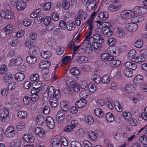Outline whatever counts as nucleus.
Returning <instances> with one entry per match:
<instances>
[{
  "label": "nucleus",
  "mask_w": 147,
  "mask_h": 147,
  "mask_svg": "<svg viewBox=\"0 0 147 147\" xmlns=\"http://www.w3.org/2000/svg\"><path fill=\"white\" fill-rule=\"evenodd\" d=\"M93 22V20L91 18L88 19L86 22V24H88L87 26H88L89 30L85 34V38L84 40V41L81 45H82V47L84 48L85 47H86V44H87L88 43V41L90 42V40H92V38H91L92 37H89L92 34V31L93 28L92 25Z\"/></svg>",
  "instance_id": "nucleus-1"
},
{
  "label": "nucleus",
  "mask_w": 147,
  "mask_h": 147,
  "mask_svg": "<svg viewBox=\"0 0 147 147\" xmlns=\"http://www.w3.org/2000/svg\"><path fill=\"white\" fill-rule=\"evenodd\" d=\"M0 16L2 18L6 19H11L13 18V14L11 11V8L9 5H5L4 9L0 13Z\"/></svg>",
  "instance_id": "nucleus-2"
},
{
  "label": "nucleus",
  "mask_w": 147,
  "mask_h": 147,
  "mask_svg": "<svg viewBox=\"0 0 147 147\" xmlns=\"http://www.w3.org/2000/svg\"><path fill=\"white\" fill-rule=\"evenodd\" d=\"M100 58L102 61H99V62L100 64H99V65H102L103 61L106 62L110 61L113 60L114 58L111 55H110L107 53H103L102 54L100 55Z\"/></svg>",
  "instance_id": "nucleus-3"
},
{
  "label": "nucleus",
  "mask_w": 147,
  "mask_h": 147,
  "mask_svg": "<svg viewBox=\"0 0 147 147\" xmlns=\"http://www.w3.org/2000/svg\"><path fill=\"white\" fill-rule=\"evenodd\" d=\"M138 25L135 23H127L125 25V28L128 31L133 32L136 31L138 28Z\"/></svg>",
  "instance_id": "nucleus-4"
},
{
  "label": "nucleus",
  "mask_w": 147,
  "mask_h": 147,
  "mask_svg": "<svg viewBox=\"0 0 147 147\" xmlns=\"http://www.w3.org/2000/svg\"><path fill=\"white\" fill-rule=\"evenodd\" d=\"M63 110H59L56 115V119L58 123L61 124L62 123L65 116V113Z\"/></svg>",
  "instance_id": "nucleus-5"
},
{
  "label": "nucleus",
  "mask_w": 147,
  "mask_h": 147,
  "mask_svg": "<svg viewBox=\"0 0 147 147\" xmlns=\"http://www.w3.org/2000/svg\"><path fill=\"white\" fill-rule=\"evenodd\" d=\"M135 14L139 15H144L147 12V9L145 7L140 6H136L134 8Z\"/></svg>",
  "instance_id": "nucleus-6"
},
{
  "label": "nucleus",
  "mask_w": 147,
  "mask_h": 147,
  "mask_svg": "<svg viewBox=\"0 0 147 147\" xmlns=\"http://www.w3.org/2000/svg\"><path fill=\"white\" fill-rule=\"evenodd\" d=\"M5 134L8 138H12L14 137L15 133L13 127L12 126H9L5 131Z\"/></svg>",
  "instance_id": "nucleus-7"
},
{
  "label": "nucleus",
  "mask_w": 147,
  "mask_h": 147,
  "mask_svg": "<svg viewBox=\"0 0 147 147\" xmlns=\"http://www.w3.org/2000/svg\"><path fill=\"white\" fill-rule=\"evenodd\" d=\"M143 77L140 74L136 76L134 79V83L136 86H140L143 83Z\"/></svg>",
  "instance_id": "nucleus-8"
},
{
  "label": "nucleus",
  "mask_w": 147,
  "mask_h": 147,
  "mask_svg": "<svg viewBox=\"0 0 147 147\" xmlns=\"http://www.w3.org/2000/svg\"><path fill=\"white\" fill-rule=\"evenodd\" d=\"M114 34L119 37H122L125 35V33L123 29L117 26L115 27L113 30Z\"/></svg>",
  "instance_id": "nucleus-9"
},
{
  "label": "nucleus",
  "mask_w": 147,
  "mask_h": 147,
  "mask_svg": "<svg viewBox=\"0 0 147 147\" xmlns=\"http://www.w3.org/2000/svg\"><path fill=\"white\" fill-rule=\"evenodd\" d=\"M121 12L126 19L134 18L135 16V14L134 11L133 12L131 10H125L122 11Z\"/></svg>",
  "instance_id": "nucleus-10"
},
{
  "label": "nucleus",
  "mask_w": 147,
  "mask_h": 147,
  "mask_svg": "<svg viewBox=\"0 0 147 147\" xmlns=\"http://www.w3.org/2000/svg\"><path fill=\"white\" fill-rule=\"evenodd\" d=\"M111 26L106 25L105 27H102L103 34L106 37H110L113 34V32L109 28Z\"/></svg>",
  "instance_id": "nucleus-11"
},
{
  "label": "nucleus",
  "mask_w": 147,
  "mask_h": 147,
  "mask_svg": "<svg viewBox=\"0 0 147 147\" xmlns=\"http://www.w3.org/2000/svg\"><path fill=\"white\" fill-rule=\"evenodd\" d=\"M86 6L87 11H91L95 9L96 2L86 1Z\"/></svg>",
  "instance_id": "nucleus-12"
},
{
  "label": "nucleus",
  "mask_w": 147,
  "mask_h": 147,
  "mask_svg": "<svg viewBox=\"0 0 147 147\" xmlns=\"http://www.w3.org/2000/svg\"><path fill=\"white\" fill-rule=\"evenodd\" d=\"M91 38H92L93 41L101 43H103L104 41L102 36L98 34H95Z\"/></svg>",
  "instance_id": "nucleus-13"
},
{
  "label": "nucleus",
  "mask_w": 147,
  "mask_h": 147,
  "mask_svg": "<svg viewBox=\"0 0 147 147\" xmlns=\"http://www.w3.org/2000/svg\"><path fill=\"white\" fill-rule=\"evenodd\" d=\"M46 122L47 127L50 129H53L55 126V122L53 119L50 116L46 117Z\"/></svg>",
  "instance_id": "nucleus-14"
},
{
  "label": "nucleus",
  "mask_w": 147,
  "mask_h": 147,
  "mask_svg": "<svg viewBox=\"0 0 147 147\" xmlns=\"http://www.w3.org/2000/svg\"><path fill=\"white\" fill-rule=\"evenodd\" d=\"M35 133L36 135L40 138L44 137L45 136V130L41 127H36L35 130Z\"/></svg>",
  "instance_id": "nucleus-15"
},
{
  "label": "nucleus",
  "mask_w": 147,
  "mask_h": 147,
  "mask_svg": "<svg viewBox=\"0 0 147 147\" xmlns=\"http://www.w3.org/2000/svg\"><path fill=\"white\" fill-rule=\"evenodd\" d=\"M27 0H23L22 1H18L17 3L16 7L17 9L20 11H22L26 7L25 3Z\"/></svg>",
  "instance_id": "nucleus-16"
},
{
  "label": "nucleus",
  "mask_w": 147,
  "mask_h": 147,
  "mask_svg": "<svg viewBox=\"0 0 147 147\" xmlns=\"http://www.w3.org/2000/svg\"><path fill=\"white\" fill-rule=\"evenodd\" d=\"M25 77V75L22 72H17L15 75V80L18 82L22 81L24 79Z\"/></svg>",
  "instance_id": "nucleus-17"
},
{
  "label": "nucleus",
  "mask_w": 147,
  "mask_h": 147,
  "mask_svg": "<svg viewBox=\"0 0 147 147\" xmlns=\"http://www.w3.org/2000/svg\"><path fill=\"white\" fill-rule=\"evenodd\" d=\"M51 142L53 147H62V142L57 138L52 139Z\"/></svg>",
  "instance_id": "nucleus-18"
},
{
  "label": "nucleus",
  "mask_w": 147,
  "mask_h": 147,
  "mask_svg": "<svg viewBox=\"0 0 147 147\" xmlns=\"http://www.w3.org/2000/svg\"><path fill=\"white\" fill-rule=\"evenodd\" d=\"M87 104V101L84 99H81L77 101L75 103L76 106L80 108L84 107Z\"/></svg>",
  "instance_id": "nucleus-19"
},
{
  "label": "nucleus",
  "mask_w": 147,
  "mask_h": 147,
  "mask_svg": "<svg viewBox=\"0 0 147 147\" xmlns=\"http://www.w3.org/2000/svg\"><path fill=\"white\" fill-rule=\"evenodd\" d=\"M34 137L32 135L25 134L23 138V140L26 142L31 143L34 140Z\"/></svg>",
  "instance_id": "nucleus-20"
},
{
  "label": "nucleus",
  "mask_w": 147,
  "mask_h": 147,
  "mask_svg": "<svg viewBox=\"0 0 147 147\" xmlns=\"http://www.w3.org/2000/svg\"><path fill=\"white\" fill-rule=\"evenodd\" d=\"M125 90L127 93H134L135 90V88L134 86L131 84H128L125 85L124 87Z\"/></svg>",
  "instance_id": "nucleus-21"
},
{
  "label": "nucleus",
  "mask_w": 147,
  "mask_h": 147,
  "mask_svg": "<svg viewBox=\"0 0 147 147\" xmlns=\"http://www.w3.org/2000/svg\"><path fill=\"white\" fill-rule=\"evenodd\" d=\"M125 67L128 69L135 70L137 68L136 64L134 63H132L130 61H127L125 63Z\"/></svg>",
  "instance_id": "nucleus-22"
},
{
  "label": "nucleus",
  "mask_w": 147,
  "mask_h": 147,
  "mask_svg": "<svg viewBox=\"0 0 147 147\" xmlns=\"http://www.w3.org/2000/svg\"><path fill=\"white\" fill-rule=\"evenodd\" d=\"M10 62L13 63L15 66L19 65L21 64L23 61L22 59L19 57H18L16 59H12L10 61Z\"/></svg>",
  "instance_id": "nucleus-23"
},
{
  "label": "nucleus",
  "mask_w": 147,
  "mask_h": 147,
  "mask_svg": "<svg viewBox=\"0 0 147 147\" xmlns=\"http://www.w3.org/2000/svg\"><path fill=\"white\" fill-rule=\"evenodd\" d=\"M70 85L73 88L75 92H77L80 90V87L76 82L72 81L70 82Z\"/></svg>",
  "instance_id": "nucleus-24"
},
{
  "label": "nucleus",
  "mask_w": 147,
  "mask_h": 147,
  "mask_svg": "<svg viewBox=\"0 0 147 147\" xmlns=\"http://www.w3.org/2000/svg\"><path fill=\"white\" fill-rule=\"evenodd\" d=\"M98 16L100 19L103 20H107L109 17L107 12L104 11H102L100 12Z\"/></svg>",
  "instance_id": "nucleus-25"
},
{
  "label": "nucleus",
  "mask_w": 147,
  "mask_h": 147,
  "mask_svg": "<svg viewBox=\"0 0 147 147\" xmlns=\"http://www.w3.org/2000/svg\"><path fill=\"white\" fill-rule=\"evenodd\" d=\"M60 107L65 112H67L69 110V104L66 100L62 101L60 104Z\"/></svg>",
  "instance_id": "nucleus-26"
},
{
  "label": "nucleus",
  "mask_w": 147,
  "mask_h": 147,
  "mask_svg": "<svg viewBox=\"0 0 147 147\" xmlns=\"http://www.w3.org/2000/svg\"><path fill=\"white\" fill-rule=\"evenodd\" d=\"M87 134L89 138L91 140L95 141L97 140V136L94 131H89L87 132Z\"/></svg>",
  "instance_id": "nucleus-27"
},
{
  "label": "nucleus",
  "mask_w": 147,
  "mask_h": 147,
  "mask_svg": "<svg viewBox=\"0 0 147 147\" xmlns=\"http://www.w3.org/2000/svg\"><path fill=\"white\" fill-rule=\"evenodd\" d=\"M27 113L24 111H22L18 112L17 115L18 117L21 119H26L28 117Z\"/></svg>",
  "instance_id": "nucleus-28"
},
{
  "label": "nucleus",
  "mask_w": 147,
  "mask_h": 147,
  "mask_svg": "<svg viewBox=\"0 0 147 147\" xmlns=\"http://www.w3.org/2000/svg\"><path fill=\"white\" fill-rule=\"evenodd\" d=\"M26 60L28 62L31 64H34L37 61V59L36 57L31 55L27 56Z\"/></svg>",
  "instance_id": "nucleus-29"
},
{
  "label": "nucleus",
  "mask_w": 147,
  "mask_h": 147,
  "mask_svg": "<svg viewBox=\"0 0 147 147\" xmlns=\"http://www.w3.org/2000/svg\"><path fill=\"white\" fill-rule=\"evenodd\" d=\"M58 98L54 97V96L50 97L49 102L51 106L53 107H56L57 105V100Z\"/></svg>",
  "instance_id": "nucleus-30"
},
{
  "label": "nucleus",
  "mask_w": 147,
  "mask_h": 147,
  "mask_svg": "<svg viewBox=\"0 0 147 147\" xmlns=\"http://www.w3.org/2000/svg\"><path fill=\"white\" fill-rule=\"evenodd\" d=\"M121 7V6L119 5L111 4L108 7V10L110 12H113L118 10Z\"/></svg>",
  "instance_id": "nucleus-31"
},
{
  "label": "nucleus",
  "mask_w": 147,
  "mask_h": 147,
  "mask_svg": "<svg viewBox=\"0 0 147 147\" xmlns=\"http://www.w3.org/2000/svg\"><path fill=\"white\" fill-rule=\"evenodd\" d=\"M76 60L79 63H86L88 60V58L84 56H80L76 58Z\"/></svg>",
  "instance_id": "nucleus-32"
},
{
  "label": "nucleus",
  "mask_w": 147,
  "mask_h": 147,
  "mask_svg": "<svg viewBox=\"0 0 147 147\" xmlns=\"http://www.w3.org/2000/svg\"><path fill=\"white\" fill-rule=\"evenodd\" d=\"M90 94L89 90L88 89H85L81 91L79 94L80 97L82 98H85Z\"/></svg>",
  "instance_id": "nucleus-33"
},
{
  "label": "nucleus",
  "mask_w": 147,
  "mask_h": 147,
  "mask_svg": "<svg viewBox=\"0 0 147 147\" xmlns=\"http://www.w3.org/2000/svg\"><path fill=\"white\" fill-rule=\"evenodd\" d=\"M85 120L86 123L89 125H92L94 122L93 118L91 116L88 115H86Z\"/></svg>",
  "instance_id": "nucleus-34"
},
{
  "label": "nucleus",
  "mask_w": 147,
  "mask_h": 147,
  "mask_svg": "<svg viewBox=\"0 0 147 147\" xmlns=\"http://www.w3.org/2000/svg\"><path fill=\"white\" fill-rule=\"evenodd\" d=\"M25 123L22 121L18 122L16 126V128L18 131H20L23 129L25 127Z\"/></svg>",
  "instance_id": "nucleus-35"
},
{
  "label": "nucleus",
  "mask_w": 147,
  "mask_h": 147,
  "mask_svg": "<svg viewBox=\"0 0 147 147\" xmlns=\"http://www.w3.org/2000/svg\"><path fill=\"white\" fill-rule=\"evenodd\" d=\"M126 18L121 12L120 15L117 18V21L119 24H123L126 23Z\"/></svg>",
  "instance_id": "nucleus-36"
},
{
  "label": "nucleus",
  "mask_w": 147,
  "mask_h": 147,
  "mask_svg": "<svg viewBox=\"0 0 147 147\" xmlns=\"http://www.w3.org/2000/svg\"><path fill=\"white\" fill-rule=\"evenodd\" d=\"M39 51L38 48L35 46H33L30 48L29 50V52L31 54L36 55L38 53Z\"/></svg>",
  "instance_id": "nucleus-37"
},
{
  "label": "nucleus",
  "mask_w": 147,
  "mask_h": 147,
  "mask_svg": "<svg viewBox=\"0 0 147 147\" xmlns=\"http://www.w3.org/2000/svg\"><path fill=\"white\" fill-rule=\"evenodd\" d=\"M95 115L98 117L102 118L104 117V113L100 109L96 108L94 111Z\"/></svg>",
  "instance_id": "nucleus-38"
},
{
  "label": "nucleus",
  "mask_w": 147,
  "mask_h": 147,
  "mask_svg": "<svg viewBox=\"0 0 147 147\" xmlns=\"http://www.w3.org/2000/svg\"><path fill=\"white\" fill-rule=\"evenodd\" d=\"M51 65V63L47 61L42 62L40 63V68H48Z\"/></svg>",
  "instance_id": "nucleus-39"
},
{
  "label": "nucleus",
  "mask_w": 147,
  "mask_h": 147,
  "mask_svg": "<svg viewBox=\"0 0 147 147\" xmlns=\"http://www.w3.org/2000/svg\"><path fill=\"white\" fill-rule=\"evenodd\" d=\"M45 121V119L42 115H38L36 118V122L39 125L42 124L44 123Z\"/></svg>",
  "instance_id": "nucleus-40"
},
{
  "label": "nucleus",
  "mask_w": 147,
  "mask_h": 147,
  "mask_svg": "<svg viewBox=\"0 0 147 147\" xmlns=\"http://www.w3.org/2000/svg\"><path fill=\"white\" fill-rule=\"evenodd\" d=\"M78 15L83 20H85L87 16V14L85 11H83L82 9H80L78 13Z\"/></svg>",
  "instance_id": "nucleus-41"
},
{
  "label": "nucleus",
  "mask_w": 147,
  "mask_h": 147,
  "mask_svg": "<svg viewBox=\"0 0 147 147\" xmlns=\"http://www.w3.org/2000/svg\"><path fill=\"white\" fill-rule=\"evenodd\" d=\"M102 43L93 41L92 42V45L93 48L95 49L98 50H101L102 49L101 45Z\"/></svg>",
  "instance_id": "nucleus-42"
},
{
  "label": "nucleus",
  "mask_w": 147,
  "mask_h": 147,
  "mask_svg": "<svg viewBox=\"0 0 147 147\" xmlns=\"http://www.w3.org/2000/svg\"><path fill=\"white\" fill-rule=\"evenodd\" d=\"M136 55V52L134 49H132L129 51L128 54V57L130 59H135Z\"/></svg>",
  "instance_id": "nucleus-43"
},
{
  "label": "nucleus",
  "mask_w": 147,
  "mask_h": 147,
  "mask_svg": "<svg viewBox=\"0 0 147 147\" xmlns=\"http://www.w3.org/2000/svg\"><path fill=\"white\" fill-rule=\"evenodd\" d=\"M21 143L19 140H15L12 141L10 144L11 147H20Z\"/></svg>",
  "instance_id": "nucleus-44"
},
{
  "label": "nucleus",
  "mask_w": 147,
  "mask_h": 147,
  "mask_svg": "<svg viewBox=\"0 0 147 147\" xmlns=\"http://www.w3.org/2000/svg\"><path fill=\"white\" fill-rule=\"evenodd\" d=\"M12 75L10 73H7L5 74L3 78V81L5 82H10L12 78Z\"/></svg>",
  "instance_id": "nucleus-45"
},
{
  "label": "nucleus",
  "mask_w": 147,
  "mask_h": 147,
  "mask_svg": "<svg viewBox=\"0 0 147 147\" xmlns=\"http://www.w3.org/2000/svg\"><path fill=\"white\" fill-rule=\"evenodd\" d=\"M106 118L107 120L110 122H112L114 119L113 115L110 112L106 114Z\"/></svg>",
  "instance_id": "nucleus-46"
},
{
  "label": "nucleus",
  "mask_w": 147,
  "mask_h": 147,
  "mask_svg": "<svg viewBox=\"0 0 147 147\" xmlns=\"http://www.w3.org/2000/svg\"><path fill=\"white\" fill-rule=\"evenodd\" d=\"M5 109H2L0 111V116L2 118H5L7 117L9 114V111Z\"/></svg>",
  "instance_id": "nucleus-47"
},
{
  "label": "nucleus",
  "mask_w": 147,
  "mask_h": 147,
  "mask_svg": "<svg viewBox=\"0 0 147 147\" xmlns=\"http://www.w3.org/2000/svg\"><path fill=\"white\" fill-rule=\"evenodd\" d=\"M92 80L96 83L99 84L101 81V78L98 75L93 74L92 76Z\"/></svg>",
  "instance_id": "nucleus-48"
},
{
  "label": "nucleus",
  "mask_w": 147,
  "mask_h": 147,
  "mask_svg": "<svg viewBox=\"0 0 147 147\" xmlns=\"http://www.w3.org/2000/svg\"><path fill=\"white\" fill-rule=\"evenodd\" d=\"M70 71L74 76H77L80 74V71L78 68L77 67H74L71 69L70 70Z\"/></svg>",
  "instance_id": "nucleus-49"
},
{
  "label": "nucleus",
  "mask_w": 147,
  "mask_h": 147,
  "mask_svg": "<svg viewBox=\"0 0 147 147\" xmlns=\"http://www.w3.org/2000/svg\"><path fill=\"white\" fill-rule=\"evenodd\" d=\"M84 130L82 129H79L77 130L76 132V136L78 137H84Z\"/></svg>",
  "instance_id": "nucleus-50"
},
{
  "label": "nucleus",
  "mask_w": 147,
  "mask_h": 147,
  "mask_svg": "<svg viewBox=\"0 0 147 147\" xmlns=\"http://www.w3.org/2000/svg\"><path fill=\"white\" fill-rule=\"evenodd\" d=\"M110 63V65L111 67L116 68L121 64V61L119 60H113Z\"/></svg>",
  "instance_id": "nucleus-51"
},
{
  "label": "nucleus",
  "mask_w": 147,
  "mask_h": 147,
  "mask_svg": "<svg viewBox=\"0 0 147 147\" xmlns=\"http://www.w3.org/2000/svg\"><path fill=\"white\" fill-rule=\"evenodd\" d=\"M115 107L117 110L119 112H121L123 110L122 107L120 104L119 102L118 101L115 100L114 102Z\"/></svg>",
  "instance_id": "nucleus-52"
},
{
  "label": "nucleus",
  "mask_w": 147,
  "mask_h": 147,
  "mask_svg": "<svg viewBox=\"0 0 147 147\" xmlns=\"http://www.w3.org/2000/svg\"><path fill=\"white\" fill-rule=\"evenodd\" d=\"M75 26H76L74 22H71L67 23L66 28L67 30L69 31H71L75 29Z\"/></svg>",
  "instance_id": "nucleus-53"
},
{
  "label": "nucleus",
  "mask_w": 147,
  "mask_h": 147,
  "mask_svg": "<svg viewBox=\"0 0 147 147\" xmlns=\"http://www.w3.org/2000/svg\"><path fill=\"white\" fill-rule=\"evenodd\" d=\"M51 55V53L49 51H44L41 53V56L43 58L45 59L49 58Z\"/></svg>",
  "instance_id": "nucleus-54"
},
{
  "label": "nucleus",
  "mask_w": 147,
  "mask_h": 147,
  "mask_svg": "<svg viewBox=\"0 0 147 147\" xmlns=\"http://www.w3.org/2000/svg\"><path fill=\"white\" fill-rule=\"evenodd\" d=\"M13 28L12 25L9 24L7 25L4 28V30L6 34H9L13 31Z\"/></svg>",
  "instance_id": "nucleus-55"
},
{
  "label": "nucleus",
  "mask_w": 147,
  "mask_h": 147,
  "mask_svg": "<svg viewBox=\"0 0 147 147\" xmlns=\"http://www.w3.org/2000/svg\"><path fill=\"white\" fill-rule=\"evenodd\" d=\"M54 90V87L52 86H51L49 88L48 91V95L50 97L54 96V92L55 90Z\"/></svg>",
  "instance_id": "nucleus-56"
},
{
  "label": "nucleus",
  "mask_w": 147,
  "mask_h": 147,
  "mask_svg": "<svg viewBox=\"0 0 147 147\" xmlns=\"http://www.w3.org/2000/svg\"><path fill=\"white\" fill-rule=\"evenodd\" d=\"M145 60L146 59L145 57H143L142 56L140 55L135 58V61L138 63H141L144 62Z\"/></svg>",
  "instance_id": "nucleus-57"
},
{
  "label": "nucleus",
  "mask_w": 147,
  "mask_h": 147,
  "mask_svg": "<svg viewBox=\"0 0 147 147\" xmlns=\"http://www.w3.org/2000/svg\"><path fill=\"white\" fill-rule=\"evenodd\" d=\"M110 81V77L108 75H105L103 76L101 82L103 84H107Z\"/></svg>",
  "instance_id": "nucleus-58"
},
{
  "label": "nucleus",
  "mask_w": 147,
  "mask_h": 147,
  "mask_svg": "<svg viewBox=\"0 0 147 147\" xmlns=\"http://www.w3.org/2000/svg\"><path fill=\"white\" fill-rule=\"evenodd\" d=\"M123 73L125 76L128 77H131L133 75V73L131 70L128 69H125L123 71Z\"/></svg>",
  "instance_id": "nucleus-59"
},
{
  "label": "nucleus",
  "mask_w": 147,
  "mask_h": 147,
  "mask_svg": "<svg viewBox=\"0 0 147 147\" xmlns=\"http://www.w3.org/2000/svg\"><path fill=\"white\" fill-rule=\"evenodd\" d=\"M139 140L143 144L147 145V137L146 136L143 135L141 136Z\"/></svg>",
  "instance_id": "nucleus-60"
},
{
  "label": "nucleus",
  "mask_w": 147,
  "mask_h": 147,
  "mask_svg": "<svg viewBox=\"0 0 147 147\" xmlns=\"http://www.w3.org/2000/svg\"><path fill=\"white\" fill-rule=\"evenodd\" d=\"M116 42L117 40L114 38H110L107 40L108 44L110 46L114 45Z\"/></svg>",
  "instance_id": "nucleus-61"
},
{
  "label": "nucleus",
  "mask_w": 147,
  "mask_h": 147,
  "mask_svg": "<svg viewBox=\"0 0 147 147\" xmlns=\"http://www.w3.org/2000/svg\"><path fill=\"white\" fill-rule=\"evenodd\" d=\"M143 45V40L141 39L138 40L135 43V47L137 48H140Z\"/></svg>",
  "instance_id": "nucleus-62"
},
{
  "label": "nucleus",
  "mask_w": 147,
  "mask_h": 147,
  "mask_svg": "<svg viewBox=\"0 0 147 147\" xmlns=\"http://www.w3.org/2000/svg\"><path fill=\"white\" fill-rule=\"evenodd\" d=\"M71 147H82L80 143L78 141H73L71 142Z\"/></svg>",
  "instance_id": "nucleus-63"
},
{
  "label": "nucleus",
  "mask_w": 147,
  "mask_h": 147,
  "mask_svg": "<svg viewBox=\"0 0 147 147\" xmlns=\"http://www.w3.org/2000/svg\"><path fill=\"white\" fill-rule=\"evenodd\" d=\"M62 6L65 10H67L70 6L69 2L67 1H63L62 3Z\"/></svg>",
  "instance_id": "nucleus-64"
}]
</instances>
